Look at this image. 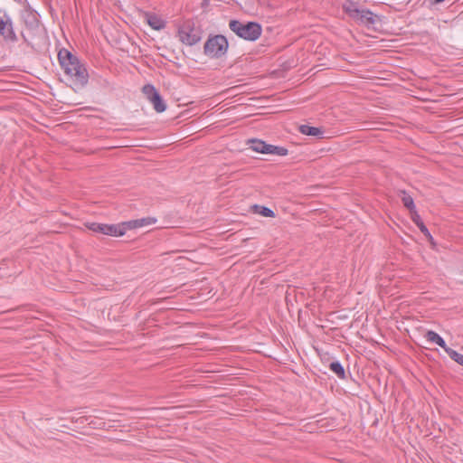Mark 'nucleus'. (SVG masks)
Segmentation results:
<instances>
[{"mask_svg":"<svg viewBox=\"0 0 463 463\" xmlns=\"http://www.w3.org/2000/svg\"><path fill=\"white\" fill-rule=\"evenodd\" d=\"M58 59L65 73L71 78L77 88H81L87 84L89 79L87 70L80 64L76 56L63 49L59 52Z\"/></svg>","mask_w":463,"mask_h":463,"instance_id":"1","label":"nucleus"},{"mask_svg":"<svg viewBox=\"0 0 463 463\" xmlns=\"http://www.w3.org/2000/svg\"><path fill=\"white\" fill-rule=\"evenodd\" d=\"M229 27L237 36L247 41H256L262 32L260 24L254 22L242 23L231 20Z\"/></svg>","mask_w":463,"mask_h":463,"instance_id":"2","label":"nucleus"},{"mask_svg":"<svg viewBox=\"0 0 463 463\" xmlns=\"http://www.w3.org/2000/svg\"><path fill=\"white\" fill-rule=\"evenodd\" d=\"M228 49V41L223 35L218 34L210 37L204 43V54L211 58H219L224 55Z\"/></svg>","mask_w":463,"mask_h":463,"instance_id":"3","label":"nucleus"},{"mask_svg":"<svg viewBox=\"0 0 463 463\" xmlns=\"http://www.w3.org/2000/svg\"><path fill=\"white\" fill-rule=\"evenodd\" d=\"M0 36L5 43H15L18 36L14 30V24L12 17L0 9Z\"/></svg>","mask_w":463,"mask_h":463,"instance_id":"4","label":"nucleus"},{"mask_svg":"<svg viewBox=\"0 0 463 463\" xmlns=\"http://www.w3.org/2000/svg\"><path fill=\"white\" fill-rule=\"evenodd\" d=\"M180 41L186 45H194L202 39V32L192 22L184 23L178 30Z\"/></svg>","mask_w":463,"mask_h":463,"instance_id":"5","label":"nucleus"},{"mask_svg":"<svg viewBox=\"0 0 463 463\" xmlns=\"http://www.w3.org/2000/svg\"><path fill=\"white\" fill-rule=\"evenodd\" d=\"M249 143L250 144V147L257 153L277 156L288 155L287 148L283 146L269 145L260 139H252L249 141Z\"/></svg>","mask_w":463,"mask_h":463,"instance_id":"6","label":"nucleus"},{"mask_svg":"<svg viewBox=\"0 0 463 463\" xmlns=\"http://www.w3.org/2000/svg\"><path fill=\"white\" fill-rule=\"evenodd\" d=\"M152 222H155V221H152L151 219H140V220L134 221L133 224H132V222L122 223L119 225L105 224L104 234L111 235V236H122L125 234V232H126L125 226L126 225H128V227H129V228L141 227L144 225H148Z\"/></svg>","mask_w":463,"mask_h":463,"instance_id":"7","label":"nucleus"},{"mask_svg":"<svg viewBox=\"0 0 463 463\" xmlns=\"http://www.w3.org/2000/svg\"><path fill=\"white\" fill-rule=\"evenodd\" d=\"M354 20L359 24L371 27L376 24L378 16L369 9H360Z\"/></svg>","mask_w":463,"mask_h":463,"instance_id":"8","label":"nucleus"},{"mask_svg":"<svg viewBox=\"0 0 463 463\" xmlns=\"http://www.w3.org/2000/svg\"><path fill=\"white\" fill-rule=\"evenodd\" d=\"M425 337L429 342L437 344L445 352H446V348H449V346H447L443 338L441 336H439V335L434 331H431V330L427 331L425 334Z\"/></svg>","mask_w":463,"mask_h":463,"instance_id":"9","label":"nucleus"},{"mask_svg":"<svg viewBox=\"0 0 463 463\" xmlns=\"http://www.w3.org/2000/svg\"><path fill=\"white\" fill-rule=\"evenodd\" d=\"M411 214L412 222L417 225V227L420 230V232L430 240L432 241V236L430 235L429 230L421 221L420 216L418 214L417 211H413Z\"/></svg>","mask_w":463,"mask_h":463,"instance_id":"10","label":"nucleus"},{"mask_svg":"<svg viewBox=\"0 0 463 463\" xmlns=\"http://www.w3.org/2000/svg\"><path fill=\"white\" fill-rule=\"evenodd\" d=\"M399 195H400V198H401L403 205L408 210H410L411 213H412L413 211H416L414 201L409 194H407L405 191H400Z\"/></svg>","mask_w":463,"mask_h":463,"instance_id":"11","label":"nucleus"},{"mask_svg":"<svg viewBox=\"0 0 463 463\" xmlns=\"http://www.w3.org/2000/svg\"><path fill=\"white\" fill-rule=\"evenodd\" d=\"M343 9L353 20L355 18V16H357V14L360 10L357 7V5L351 0H347L343 5Z\"/></svg>","mask_w":463,"mask_h":463,"instance_id":"12","label":"nucleus"},{"mask_svg":"<svg viewBox=\"0 0 463 463\" xmlns=\"http://www.w3.org/2000/svg\"><path fill=\"white\" fill-rule=\"evenodd\" d=\"M149 101L153 105L154 109L158 113H162L166 109V105L159 93L153 96L152 99Z\"/></svg>","mask_w":463,"mask_h":463,"instance_id":"13","label":"nucleus"},{"mask_svg":"<svg viewBox=\"0 0 463 463\" xmlns=\"http://www.w3.org/2000/svg\"><path fill=\"white\" fill-rule=\"evenodd\" d=\"M147 23L151 28L157 31L163 29L165 25V22L156 14L147 15Z\"/></svg>","mask_w":463,"mask_h":463,"instance_id":"14","label":"nucleus"},{"mask_svg":"<svg viewBox=\"0 0 463 463\" xmlns=\"http://www.w3.org/2000/svg\"><path fill=\"white\" fill-rule=\"evenodd\" d=\"M298 130L303 135H307V136L319 137L323 134V131L320 128H315V127H310L308 125L299 126Z\"/></svg>","mask_w":463,"mask_h":463,"instance_id":"15","label":"nucleus"},{"mask_svg":"<svg viewBox=\"0 0 463 463\" xmlns=\"http://www.w3.org/2000/svg\"><path fill=\"white\" fill-rule=\"evenodd\" d=\"M330 370L335 373L340 379L345 378V372L344 367L339 362H332L329 364Z\"/></svg>","mask_w":463,"mask_h":463,"instance_id":"16","label":"nucleus"},{"mask_svg":"<svg viewBox=\"0 0 463 463\" xmlns=\"http://www.w3.org/2000/svg\"><path fill=\"white\" fill-rule=\"evenodd\" d=\"M253 209H254L255 213H257L264 217H274L275 216L274 212L268 207L260 206V205L255 204L253 206Z\"/></svg>","mask_w":463,"mask_h":463,"instance_id":"17","label":"nucleus"},{"mask_svg":"<svg viewBox=\"0 0 463 463\" xmlns=\"http://www.w3.org/2000/svg\"><path fill=\"white\" fill-rule=\"evenodd\" d=\"M446 353L452 360H454L458 364L463 366V354L458 353L457 351L451 349L450 347L446 348Z\"/></svg>","mask_w":463,"mask_h":463,"instance_id":"18","label":"nucleus"},{"mask_svg":"<svg viewBox=\"0 0 463 463\" xmlns=\"http://www.w3.org/2000/svg\"><path fill=\"white\" fill-rule=\"evenodd\" d=\"M143 93L146 95L148 100H151L153 96L156 95L158 91L153 85L147 84L145 85L142 89Z\"/></svg>","mask_w":463,"mask_h":463,"instance_id":"19","label":"nucleus"},{"mask_svg":"<svg viewBox=\"0 0 463 463\" xmlns=\"http://www.w3.org/2000/svg\"><path fill=\"white\" fill-rule=\"evenodd\" d=\"M88 228L95 232H100L103 234L105 232V224L102 223L92 222L88 225Z\"/></svg>","mask_w":463,"mask_h":463,"instance_id":"20","label":"nucleus"}]
</instances>
